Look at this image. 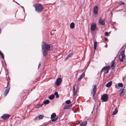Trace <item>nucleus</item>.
I'll use <instances>...</instances> for the list:
<instances>
[{"label":"nucleus","instance_id":"f257e3e1","mask_svg":"<svg viewBox=\"0 0 126 126\" xmlns=\"http://www.w3.org/2000/svg\"><path fill=\"white\" fill-rule=\"evenodd\" d=\"M43 44L42 45V48L48 51H50L52 49V45L48 44L45 42H43Z\"/></svg>","mask_w":126,"mask_h":126},{"label":"nucleus","instance_id":"f03ea898","mask_svg":"<svg viewBox=\"0 0 126 126\" xmlns=\"http://www.w3.org/2000/svg\"><path fill=\"white\" fill-rule=\"evenodd\" d=\"M35 8V10L37 12L42 11L44 9V7L42 5L40 4H36L33 5Z\"/></svg>","mask_w":126,"mask_h":126},{"label":"nucleus","instance_id":"7ed1b4c3","mask_svg":"<svg viewBox=\"0 0 126 126\" xmlns=\"http://www.w3.org/2000/svg\"><path fill=\"white\" fill-rule=\"evenodd\" d=\"M110 66H107L103 67L100 71V73H102L103 71H105L104 73L107 74L109 73V70H110Z\"/></svg>","mask_w":126,"mask_h":126},{"label":"nucleus","instance_id":"20e7f679","mask_svg":"<svg viewBox=\"0 0 126 126\" xmlns=\"http://www.w3.org/2000/svg\"><path fill=\"white\" fill-rule=\"evenodd\" d=\"M125 51L124 50H122L120 52V54L119 55V59L121 62L124 60V58L125 57V55L124 54Z\"/></svg>","mask_w":126,"mask_h":126},{"label":"nucleus","instance_id":"39448f33","mask_svg":"<svg viewBox=\"0 0 126 126\" xmlns=\"http://www.w3.org/2000/svg\"><path fill=\"white\" fill-rule=\"evenodd\" d=\"M108 95H102L101 96V101L106 102L108 100Z\"/></svg>","mask_w":126,"mask_h":126},{"label":"nucleus","instance_id":"423d86ee","mask_svg":"<svg viewBox=\"0 0 126 126\" xmlns=\"http://www.w3.org/2000/svg\"><path fill=\"white\" fill-rule=\"evenodd\" d=\"M62 81V79L61 78H58L55 82V84L57 86L59 85Z\"/></svg>","mask_w":126,"mask_h":126},{"label":"nucleus","instance_id":"0eeeda50","mask_svg":"<svg viewBox=\"0 0 126 126\" xmlns=\"http://www.w3.org/2000/svg\"><path fill=\"white\" fill-rule=\"evenodd\" d=\"M10 115L9 114H4L1 116V118L5 120L10 117Z\"/></svg>","mask_w":126,"mask_h":126},{"label":"nucleus","instance_id":"6e6552de","mask_svg":"<svg viewBox=\"0 0 126 126\" xmlns=\"http://www.w3.org/2000/svg\"><path fill=\"white\" fill-rule=\"evenodd\" d=\"M96 25L95 23H93L91 25V30L92 31H94L96 29Z\"/></svg>","mask_w":126,"mask_h":126},{"label":"nucleus","instance_id":"1a4fd4ad","mask_svg":"<svg viewBox=\"0 0 126 126\" xmlns=\"http://www.w3.org/2000/svg\"><path fill=\"white\" fill-rule=\"evenodd\" d=\"M93 13L95 15H97L98 14V7L97 6L94 7L93 9Z\"/></svg>","mask_w":126,"mask_h":126},{"label":"nucleus","instance_id":"9d476101","mask_svg":"<svg viewBox=\"0 0 126 126\" xmlns=\"http://www.w3.org/2000/svg\"><path fill=\"white\" fill-rule=\"evenodd\" d=\"M93 90L91 92V94H95L96 91V85H94L93 86Z\"/></svg>","mask_w":126,"mask_h":126},{"label":"nucleus","instance_id":"9b49d317","mask_svg":"<svg viewBox=\"0 0 126 126\" xmlns=\"http://www.w3.org/2000/svg\"><path fill=\"white\" fill-rule=\"evenodd\" d=\"M42 48L43 55L45 57L47 55L48 53V51L45 49H43V48Z\"/></svg>","mask_w":126,"mask_h":126},{"label":"nucleus","instance_id":"f8f14e48","mask_svg":"<svg viewBox=\"0 0 126 126\" xmlns=\"http://www.w3.org/2000/svg\"><path fill=\"white\" fill-rule=\"evenodd\" d=\"M99 23L101 25H104L105 24V20H102L101 18H99Z\"/></svg>","mask_w":126,"mask_h":126},{"label":"nucleus","instance_id":"ddd939ff","mask_svg":"<svg viewBox=\"0 0 126 126\" xmlns=\"http://www.w3.org/2000/svg\"><path fill=\"white\" fill-rule=\"evenodd\" d=\"M72 105V104L69 105H65L64 108V109H69L71 107Z\"/></svg>","mask_w":126,"mask_h":126},{"label":"nucleus","instance_id":"4468645a","mask_svg":"<svg viewBox=\"0 0 126 126\" xmlns=\"http://www.w3.org/2000/svg\"><path fill=\"white\" fill-rule=\"evenodd\" d=\"M85 76L84 72H83L81 75L79 77L78 80H80L81 79Z\"/></svg>","mask_w":126,"mask_h":126},{"label":"nucleus","instance_id":"2eb2a0df","mask_svg":"<svg viewBox=\"0 0 126 126\" xmlns=\"http://www.w3.org/2000/svg\"><path fill=\"white\" fill-rule=\"evenodd\" d=\"M112 81H110V82H108L106 85V86L108 87H110L111 85L112 84Z\"/></svg>","mask_w":126,"mask_h":126},{"label":"nucleus","instance_id":"dca6fc26","mask_svg":"<svg viewBox=\"0 0 126 126\" xmlns=\"http://www.w3.org/2000/svg\"><path fill=\"white\" fill-rule=\"evenodd\" d=\"M87 124V122L86 121H84L82 123L80 124L81 126H86Z\"/></svg>","mask_w":126,"mask_h":126},{"label":"nucleus","instance_id":"f3484780","mask_svg":"<svg viewBox=\"0 0 126 126\" xmlns=\"http://www.w3.org/2000/svg\"><path fill=\"white\" fill-rule=\"evenodd\" d=\"M97 44V42L96 41L94 42V51H95V50H96Z\"/></svg>","mask_w":126,"mask_h":126},{"label":"nucleus","instance_id":"a211bd4d","mask_svg":"<svg viewBox=\"0 0 126 126\" xmlns=\"http://www.w3.org/2000/svg\"><path fill=\"white\" fill-rule=\"evenodd\" d=\"M10 88H8L6 89L4 92V94H7L10 90Z\"/></svg>","mask_w":126,"mask_h":126},{"label":"nucleus","instance_id":"6ab92c4d","mask_svg":"<svg viewBox=\"0 0 126 126\" xmlns=\"http://www.w3.org/2000/svg\"><path fill=\"white\" fill-rule=\"evenodd\" d=\"M118 109H117V108H116L114 111H113V113H112V114L113 115H115V114H116L118 112Z\"/></svg>","mask_w":126,"mask_h":126},{"label":"nucleus","instance_id":"aec40b11","mask_svg":"<svg viewBox=\"0 0 126 126\" xmlns=\"http://www.w3.org/2000/svg\"><path fill=\"white\" fill-rule=\"evenodd\" d=\"M70 26L71 29L74 28L75 27L74 23L73 22L71 23L70 25Z\"/></svg>","mask_w":126,"mask_h":126},{"label":"nucleus","instance_id":"412c9836","mask_svg":"<svg viewBox=\"0 0 126 126\" xmlns=\"http://www.w3.org/2000/svg\"><path fill=\"white\" fill-rule=\"evenodd\" d=\"M73 90L74 94H77V90H75V85L73 87Z\"/></svg>","mask_w":126,"mask_h":126},{"label":"nucleus","instance_id":"4be33fe9","mask_svg":"<svg viewBox=\"0 0 126 126\" xmlns=\"http://www.w3.org/2000/svg\"><path fill=\"white\" fill-rule=\"evenodd\" d=\"M49 102V101L47 99L45 101H44L43 102L44 104H47Z\"/></svg>","mask_w":126,"mask_h":126},{"label":"nucleus","instance_id":"5701e85b","mask_svg":"<svg viewBox=\"0 0 126 126\" xmlns=\"http://www.w3.org/2000/svg\"><path fill=\"white\" fill-rule=\"evenodd\" d=\"M55 95H51L50 96H49V98L50 100L53 99L55 97Z\"/></svg>","mask_w":126,"mask_h":126},{"label":"nucleus","instance_id":"b1692460","mask_svg":"<svg viewBox=\"0 0 126 126\" xmlns=\"http://www.w3.org/2000/svg\"><path fill=\"white\" fill-rule=\"evenodd\" d=\"M56 116V115L55 113H53L51 115V118L52 119L55 117Z\"/></svg>","mask_w":126,"mask_h":126},{"label":"nucleus","instance_id":"393cba45","mask_svg":"<svg viewBox=\"0 0 126 126\" xmlns=\"http://www.w3.org/2000/svg\"><path fill=\"white\" fill-rule=\"evenodd\" d=\"M0 55L1 56L2 59H4V56L3 54L2 53L1 51L0 50Z\"/></svg>","mask_w":126,"mask_h":126},{"label":"nucleus","instance_id":"a878e982","mask_svg":"<svg viewBox=\"0 0 126 126\" xmlns=\"http://www.w3.org/2000/svg\"><path fill=\"white\" fill-rule=\"evenodd\" d=\"M125 4V3L122 1H121L119 2V4L120 5H124Z\"/></svg>","mask_w":126,"mask_h":126},{"label":"nucleus","instance_id":"bb28decb","mask_svg":"<svg viewBox=\"0 0 126 126\" xmlns=\"http://www.w3.org/2000/svg\"><path fill=\"white\" fill-rule=\"evenodd\" d=\"M44 117V116L42 115H40L38 116V118L40 119H42Z\"/></svg>","mask_w":126,"mask_h":126},{"label":"nucleus","instance_id":"cd10ccee","mask_svg":"<svg viewBox=\"0 0 126 126\" xmlns=\"http://www.w3.org/2000/svg\"><path fill=\"white\" fill-rule=\"evenodd\" d=\"M118 86L122 87L123 86V85L122 83H119L118 84Z\"/></svg>","mask_w":126,"mask_h":126},{"label":"nucleus","instance_id":"c85d7f7f","mask_svg":"<svg viewBox=\"0 0 126 126\" xmlns=\"http://www.w3.org/2000/svg\"><path fill=\"white\" fill-rule=\"evenodd\" d=\"M71 103V101L70 100H68L65 101V103L67 104H69Z\"/></svg>","mask_w":126,"mask_h":126},{"label":"nucleus","instance_id":"c756f323","mask_svg":"<svg viewBox=\"0 0 126 126\" xmlns=\"http://www.w3.org/2000/svg\"><path fill=\"white\" fill-rule=\"evenodd\" d=\"M111 69L113 70L115 68V66L114 65H111Z\"/></svg>","mask_w":126,"mask_h":126},{"label":"nucleus","instance_id":"7c9ffc66","mask_svg":"<svg viewBox=\"0 0 126 126\" xmlns=\"http://www.w3.org/2000/svg\"><path fill=\"white\" fill-rule=\"evenodd\" d=\"M105 34L106 36H109L110 35L109 33L107 32H105Z\"/></svg>","mask_w":126,"mask_h":126},{"label":"nucleus","instance_id":"2f4dec72","mask_svg":"<svg viewBox=\"0 0 126 126\" xmlns=\"http://www.w3.org/2000/svg\"><path fill=\"white\" fill-rule=\"evenodd\" d=\"M58 117H57V118H55L54 119H52L51 120V121H52L54 122L56 121L58 119Z\"/></svg>","mask_w":126,"mask_h":126},{"label":"nucleus","instance_id":"473e14b6","mask_svg":"<svg viewBox=\"0 0 126 126\" xmlns=\"http://www.w3.org/2000/svg\"><path fill=\"white\" fill-rule=\"evenodd\" d=\"M124 89H123L120 92V94H121L124 92Z\"/></svg>","mask_w":126,"mask_h":126},{"label":"nucleus","instance_id":"72a5a7b5","mask_svg":"<svg viewBox=\"0 0 126 126\" xmlns=\"http://www.w3.org/2000/svg\"><path fill=\"white\" fill-rule=\"evenodd\" d=\"M72 54H73V53L72 52H71V53H70V54H69L67 55V56L69 58L72 55Z\"/></svg>","mask_w":126,"mask_h":126},{"label":"nucleus","instance_id":"f704fd0d","mask_svg":"<svg viewBox=\"0 0 126 126\" xmlns=\"http://www.w3.org/2000/svg\"><path fill=\"white\" fill-rule=\"evenodd\" d=\"M115 62L114 60H113L112 61L111 63V65H114L115 64Z\"/></svg>","mask_w":126,"mask_h":126},{"label":"nucleus","instance_id":"c9c22d12","mask_svg":"<svg viewBox=\"0 0 126 126\" xmlns=\"http://www.w3.org/2000/svg\"><path fill=\"white\" fill-rule=\"evenodd\" d=\"M93 97L94 98V99L95 100L96 99L95 97H97V95H93Z\"/></svg>","mask_w":126,"mask_h":126},{"label":"nucleus","instance_id":"e433bc0d","mask_svg":"<svg viewBox=\"0 0 126 126\" xmlns=\"http://www.w3.org/2000/svg\"><path fill=\"white\" fill-rule=\"evenodd\" d=\"M7 81H8L7 83V85H8V84H9V81L10 80V79H7Z\"/></svg>","mask_w":126,"mask_h":126},{"label":"nucleus","instance_id":"4c0bfd02","mask_svg":"<svg viewBox=\"0 0 126 126\" xmlns=\"http://www.w3.org/2000/svg\"><path fill=\"white\" fill-rule=\"evenodd\" d=\"M69 57L67 56L65 59V61L67 60Z\"/></svg>","mask_w":126,"mask_h":126},{"label":"nucleus","instance_id":"58836bf2","mask_svg":"<svg viewBox=\"0 0 126 126\" xmlns=\"http://www.w3.org/2000/svg\"><path fill=\"white\" fill-rule=\"evenodd\" d=\"M69 57L67 56L65 59V61L67 60Z\"/></svg>","mask_w":126,"mask_h":126},{"label":"nucleus","instance_id":"ea45409f","mask_svg":"<svg viewBox=\"0 0 126 126\" xmlns=\"http://www.w3.org/2000/svg\"><path fill=\"white\" fill-rule=\"evenodd\" d=\"M41 65V63L40 62H39V64L38 65V69L39 67H40V66Z\"/></svg>","mask_w":126,"mask_h":126},{"label":"nucleus","instance_id":"a19ab883","mask_svg":"<svg viewBox=\"0 0 126 126\" xmlns=\"http://www.w3.org/2000/svg\"><path fill=\"white\" fill-rule=\"evenodd\" d=\"M54 94H58V93L57 92H56L54 93Z\"/></svg>","mask_w":126,"mask_h":126},{"label":"nucleus","instance_id":"79ce46f5","mask_svg":"<svg viewBox=\"0 0 126 126\" xmlns=\"http://www.w3.org/2000/svg\"><path fill=\"white\" fill-rule=\"evenodd\" d=\"M56 95V98H58L59 97V95Z\"/></svg>","mask_w":126,"mask_h":126},{"label":"nucleus","instance_id":"37998d69","mask_svg":"<svg viewBox=\"0 0 126 126\" xmlns=\"http://www.w3.org/2000/svg\"><path fill=\"white\" fill-rule=\"evenodd\" d=\"M104 39H105V41H107V38H104Z\"/></svg>","mask_w":126,"mask_h":126},{"label":"nucleus","instance_id":"c03bdc74","mask_svg":"<svg viewBox=\"0 0 126 126\" xmlns=\"http://www.w3.org/2000/svg\"><path fill=\"white\" fill-rule=\"evenodd\" d=\"M1 29L0 28V34L1 33Z\"/></svg>","mask_w":126,"mask_h":126},{"label":"nucleus","instance_id":"a18cd8bd","mask_svg":"<svg viewBox=\"0 0 126 126\" xmlns=\"http://www.w3.org/2000/svg\"><path fill=\"white\" fill-rule=\"evenodd\" d=\"M105 47L106 48H107V45H106Z\"/></svg>","mask_w":126,"mask_h":126},{"label":"nucleus","instance_id":"49530a36","mask_svg":"<svg viewBox=\"0 0 126 126\" xmlns=\"http://www.w3.org/2000/svg\"><path fill=\"white\" fill-rule=\"evenodd\" d=\"M43 104H44L43 103H42V104H41V106H42L43 105Z\"/></svg>","mask_w":126,"mask_h":126},{"label":"nucleus","instance_id":"de8ad7c7","mask_svg":"<svg viewBox=\"0 0 126 126\" xmlns=\"http://www.w3.org/2000/svg\"><path fill=\"white\" fill-rule=\"evenodd\" d=\"M120 95V96H121V97L122 96V95Z\"/></svg>","mask_w":126,"mask_h":126},{"label":"nucleus","instance_id":"09e8293b","mask_svg":"<svg viewBox=\"0 0 126 126\" xmlns=\"http://www.w3.org/2000/svg\"><path fill=\"white\" fill-rule=\"evenodd\" d=\"M104 94L105 95V94Z\"/></svg>","mask_w":126,"mask_h":126}]
</instances>
